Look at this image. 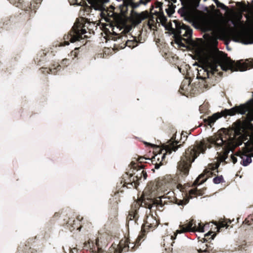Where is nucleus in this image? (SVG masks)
I'll use <instances>...</instances> for the list:
<instances>
[{
    "label": "nucleus",
    "mask_w": 253,
    "mask_h": 253,
    "mask_svg": "<svg viewBox=\"0 0 253 253\" xmlns=\"http://www.w3.org/2000/svg\"><path fill=\"white\" fill-rule=\"evenodd\" d=\"M201 62L203 64L202 69L198 70L197 78L201 79L205 88L209 87V80L213 76L214 72L218 71L217 68L220 66L223 71L230 70L232 71H244L248 68L247 63L238 61L235 62L227 56L224 52L217 49L203 58Z\"/></svg>",
    "instance_id": "f257e3e1"
},
{
    "label": "nucleus",
    "mask_w": 253,
    "mask_h": 253,
    "mask_svg": "<svg viewBox=\"0 0 253 253\" xmlns=\"http://www.w3.org/2000/svg\"><path fill=\"white\" fill-rule=\"evenodd\" d=\"M250 105L248 104H242L239 106H235L230 109H224L220 113H216L207 119H204L206 125L211 126L214 122L221 117H226L227 116H234L236 114L245 115L247 112L246 120H237L232 124L233 130L236 135H245L248 129L253 127L251 123L253 121V110H250Z\"/></svg>",
    "instance_id": "f03ea898"
},
{
    "label": "nucleus",
    "mask_w": 253,
    "mask_h": 253,
    "mask_svg": "<svg viewBox=\"0 0 253 253\" xmlns=\"http://www.w3.org/2000/svg\"><path fill=\"white\" fill-rule=\"evenodd\" d=\"M225 141L222 138H209L207 141L202 140L196 141L194 145L189 146L185 150V153L181 157L177 163V169L182 176H187L191 167V165L200 154H204L207 149L211 148L212 145L216 146H221Z\"/></svg>",
    "instance_id": "7ed1b4c3"
},
{
    "label": "nucleus",
    "mask_w": 253,
    "mask_h": 253,
    "mask_svg": "<svg viewBox=\"0 0 253 253\" xmlns=\"http://www.w3.org/2000/svg\"><path fill=\"white\" fill-rule=\"evenodd\" d=\"M181 1L183 6L178 11L181 16L185 20L192 22L198 27H204L206 24L207 19L204 14L190 4L187 0Z\"/></svg>",
    "instance_id": "20e7f679"
},
{
    "label": "nucleus",
    "mask_w": 253,
    "mask_h": 253,
    "mask_svg": "<svg viewBox=\"0 0 253 253\" xmlns=\"http://www.w3.org/2000/svg\"><path fill=\"white\" fill-rule=\"evenodd\" d=\"M84 27V25L80 22L76 23L68 34L64 36V41L60 42V45H69V42H74L87 38V36L85 35L86 31Z\"/></svg>",
    "instance_id": "39448f33"
},
{
    "label": "nucleus",
    "mask_w": 253,
    "mask_h": 253,
    "mask_svg": "<svg viewBox=\"0 0 253 253\" xmlns=\"http://www.w3.org/2000/svg\"><path fill=\"white\" fill-rule=\"evenodd\" d=\"M175 28H173L170 27L169 31H170L176 39L180 40H184L183 37H186L188 40H190L192 38V30L190 27L180 22L177 20H174Z\"/></svg>",
    "instance_id": "423d86ee"
},
{
    "label": "nucleus",
    "mask_w": 253,
    "mask_h": 253,
    "mask_svg": "<svg viewBox=\"0 0 253 253\" xmlns=\"http://www.w3.org/2000/svg\"><path fill=\"white\" fill-rule=\"evenodd\" d=\"M246 136L245 135H236L234 132L233 136H230L228 140L224 142L225 144V148L222 156V159L225 160L230 151H233L236 147L242 145L243 141L246 140Z\"/></svg>",
    "instance_id": "0eeeda50"
},
{
    "label": "nucleus",
    "mask_w": 253,
    "mask_h": 253,
    "mask_svg": "<svg viewBox=\"0 0 253 253\" xmlns=\"http://www.w3.org/2000/svg\"><path fill=\"white\" fill-rule=\"evenodd\" d=\"M209 223L204 225L202 222L198 223V226L196 225V221L194 219H191L190 221H186L183 224L179 225V229L176 230V233H182L186 232H195L196 231L204 232L205 227L209 226Z\"/></svg>",
    "instance_id": "6e6552de"
},
{
    "label": "nucleus",
    "mask_w": 253,
    "mask_h": 253,
    "mask_svg": "<svg viewBox=\"0 0 253 253\" xmlns=\"http://www.w3.org/2000/svg\"><path fill=\"white\" fill-rule=\"evenodd\" d=\"M130 166L131 169H132V174L133 176L134 177L135 180L139 185L143 181H144L147 177L146 171L143 169L144 165H139V164L131 162Z\"/></svg>",
    "instance_id": "1a4fd4ad"
},
{
    "label": "nucleus",
    "mask_w": 253,
    "mask_h": 253,
    "mask_svg": "<svg viewBox=\"0 0 253 253\" xmlns=\"http://www.w3.org/2000/svg\"><path fill=\"white\" fill-rule=\"evenodd\" d=\"M142 196L143 201L141 202V205L144 204V207L149 209H151L153 205H157L163 206L168 202V198L166 197L159 198V200H154L151 198L146 197L144 193Z\"/></svg>",
    "instance_id": "9d476101"
},
{
    "label": "nucleus",
    "mask_w": 253,
    "mask_h": 253,
    "mask_svg": "<svg viewBox=\"0 0 253 253\" xmlns=\"http://www.w3.org/2000/svg\"><path fill=\"white\" fill-rule=\"evenodd\" d=\"M143 201V196L138 201H134L131 205V208L129 211L128 214L127 216L126 219L127 221L134 220L135 222L138 220L139 215L138 214V211L140 206L144 207V204L141 205V202Z\"/></svg>",
    "instance_id": "9b49d317"
},
{
    "label": "nucleus",
    "mask_w": 253,
    "mask_h": 253,
    "mask_svg": "<svg viewBox=\"0 0 253 253\" xmlns=\"http://www.w3.org/2000/svg\"><path fill=\"white\" fill-rule=\"evenodd\" d=\"M158 225V222L156 218L152 215H147L144 220V223L142 225L141 231L143 233L153 231Z\"/></svg>",
    "instance_id": "f8f14e48"
},
{
    "label": "nucleus",
    "mask_w": 253,
    "mask_h": 253,
    "mask_svg": "<svg viewBox=\"0 0 253 253\" xmlns=\"http://www.w3.org/2000/svg\"><path fill=\"white\" fill-rule=\"evenodd\" d=\"M123 181H121V183L123 182V186H126L127 188H135L137 189L138 184L137 183L132 174H128L126 173L123 175Z\"/></svg>",
    "instance_id": "ddd939ff"
},
{
    "label": "nucleus",
    "mask_w": 253,
    "mask_h": 253,
    "mask_svg": "<svg viewBox=\"0 0 253 253\" xmlns=\"http://www.w3.org/2000/svg\"><path fill=\"white\" fill-rule=\"evenodd\" d=\"M235 34L242 43L246 44L253 43V32H237Z\"/></svg>",
    "instance_id": "4468645a"
},
{
    "label": "nucleus",
    "mask_w": 253,
    "mask_h": 253,
    "mask_svg": "<svg viewBox=\"0 0 253 253\" xmlns=\"http://www.w3.org/2000/svg\"><path fill=\"white\" fill-rule=\"evenodd\" d=\"M176 232L173 236L167 235L165 236L163 239L162 246L165 248L166 251L168 252H171L172 251L173 244L174 243V240L177 235Z\"/></svg>",
    "instance_id": "2eb2a0df"
},
{
    "label": "nucleus",
    "mask_w": 253,
    "mask_h": 253,
    "mask_svg": "<svg viewBox=\"0 0 253 253\" xmlns=\"http://www.w3.org/2000/svg\"><path fill=\"white\" fill-rule=\"evenodd\" d=\"M190 84V83L189 81H183L180 86L179 89V92L184 95L188 94L189 92L190 88H191Z\"/></svg>",
    "instance_id": "dca6fc26"
},
{
    "label": "nucleus",
    "mask_w": 253,
    "mask_h": 253,
    "mask_svg": "<svg viewBox=\"0 0 253 253\" xmlns=\"http://www.w3.org/2000/svg\"><path fill=\"white\" fill-rule=\"evenodd\" d=\"M108 1L109 0H95L92 4V6L95 10L103 11L105 9V3Z\"/></svg>",
    "instance_id": "f3484780"
},
{
    "label": "nucleus",
    "mask_w": 253,
    "mask_h": 253,
    "mask_svg": "<svg viewBox=\"0 0 253 253\" xmlns=\"http://www.w3.org/2000/svg\"><path fill=\"white\" fill-rule=\"evenodd\" d=\"M231 221L230 219H225L223 221H220L217 224V222H214V229L217 230V232H219L220 229L221 228L226 227V228L229 226V224L231 223Z\"/></svg>",
    "instance_id": "a211bd4d"
},
{
    "label": "nucleus",
    "mask_w": 253,
    "mask_h": 253,
    "mask_svg": "<svg viewBox=\"0 0 253 253\" xmlns=\"http://www.w3.org/2000/svg\"><path fill=\"white\" fill-rule=\"evenodd\" d=\"M179 141H175L171 143L168 146L167 151L169 152L170 153L172 152V151L175 152L177 149L181 147L182 145L181 144H178Z\"/></svg>",
    "instance_id": "6ab92c4d"
},
{
    "label": "nucleus",
    "mask_w": 253,
    "mask_h": 253,
    "mask_svg": "<svg viewBox=\"0 0 253 253\" xmlns=\"http://www.w3.org/2000/svg\"><path fill=\"white\" fill-rule=\"evenodd\" d=\"M159 19L160 20V22L162 25L166 27V29L169 30V29L170 28V27H171V24L170 23L169 25H167V17L164 15L163 12L161 13L159 16Z\"/></svg>",
    "instance_id": "aec40b11"
},
{
    "label": "nucleus",
    "mask_w": 253,
    "mask_h": 253,
    "mask_svg": "<svg viewBox=\"0 0 253 253\" xmlns=\"http://www.w3.org/2000/svg\"><path fill=\"white\" fill-rule=\"evenodd\" d=\"M199 253H213V248L211 246L210 244H205L203 247V249L199 248L197 249Z\"/></svg>",
    "instance_id": "412c9836"
},
{
    "label": "nucleus",
    "mask_w": 253,
    "mask_h": 253,
    "mask_svg": "<svg viewBox=\"0 0 253 253\" xmlns=\"http://www.w3.org/2000/svg\"><path fill=\"white\" fill-rule=\"evenodd\" d=\"M204 192L202 190H198L197 188L191 189L189 192V196L190 198L197 197L198 196H202Z\"/></svg>",
    "instance_id": "4be33fe9"
},
{
    "label": "nucleus",
    "mask_w": 253,
    "mask_h": 253,
    "mask_svg": "<svg viewBox=\"0 0 253 253\" xmlns=\"http://www.w3.org/2000/svg\"><path fill=\"white\" fill-rule=\"evenodd\" d=\"M215 236L216 233L214 231H209L208 233L205 235V237L202 238L201 240V244H203L204 242H207L209 240H213Z\"/></svg>",
    "instance_id": "5701e85b"
},
{
    "label": "nucleus",
    "mask_w": 253,
    "mask_h": 253,
    "mask_svg": "<svg viewBox=\"0 0 253 253\" xmlns=\"http://www.w3.org/2000/svg\"><path fill=\"white\" fill-rule=\"evenodd\" d=\"M137 42L135 40H126L125 43H123L121 46V48H124L126 46H128L130 48H133L137 46Z\"/></svg>",
    "instance_id": "b1692460"
},
{
    "label": "nucleus",
    "mask_w": 253,
    "mask_h": 253,
    "mask_svg": "<svg viewBox=\"0 0 253 253\" xmlns=\"http://www.w3.org/2000/svg\"><path fill=\"white\" fill-rule=\"evenodd\" d=\"M70 2H72L73 4H77L79 5H85V11L89 12L91 8L90 6L87 5L86 3L83 0H69Z\"/></svg>",
    "instance_id": "393cba45"
},
{
    "label": "nucleus",
    "mask_w": 253,
    "mask_h": 253,
    "mask_svg": "<svg viewBox=\"0 0 253 253\" xmlns=\"http://www.w3.org/2000/svg\"><path fill=\"white\" fill-rule=\"evenodd\" d=\"M207 179V177H205V174H200L194 182L195 186L199 185L203 183Z\"/></svg>",
    "instance_id": "a878e982"
},
{
    "label": "nucleus",
    "mask_w": 253,
    "mask_h": 253,
    "mask_svg": "<svg viewBox=\"0 0 253 253\" xmlns=\"http://www.w3.org/2000/svg\"><path fill=\"white\" fill-rule=\"evenodd\" d=\"M149 16V12L147 11H145L139 13L137 17V19L139 22H141V21L148 18Z\"/></svg>",
    "instance_id": "bb28decb"
},
{
    "label": "nucleus",
    "mask_w": 253,
    "mask_h": 253,
    "mask_svg": "<svg viewBox=\"0 0 253 253\" xmlns=\"http://www.w3.org/2000/svg\"><path fill=\"white\" fill-rule=\"evenodd\" d=\"M45 56V54L43 52L41 51V52H39V54H38L37 57H36V58L35 59V62L38 65H41V64L40 62L42 61H43L44 60Z\"/></svg>",
    "instance_id": "cd10ccee"
},
{
    "label": "nucleus",
    "mask_w": 253,
    "mask_h": 253,
    "mask_svg": "<svg viewBox=\"0 0 253 253\" xmlns=\"http://www.w3.org/2000/svg\"><path fill=\"white\" fill-rule=\"evenodd\" d=\"M189 197L188 198H183L182 200L176 198L175 199V203L179 206H183L189 202Z\"/></svg>",
    "instance_id": "c85d7f7f"
},
{
    "label": "nucleus",
    "mask_w": 253,
    "mask_h": 253,
    "mask_svg": "<svg viewBox=\"0 0 253 253\" xmlns=\"http://www.w3.org/2000/svg\"><path fill=\"white\" fill-rule=\"evenodd\" d=\"M40 70L43 74H55L57 71L56 68L51 69L47 68L42 67Z\"/></svg>",
    "instance_id": "c756f323"
},
{
    "label": "nucleus",
    "mask_w": 253,
    "mask_h": 253,
    "mask_svg": "<svg viewBox=\"0 0 253 253\" xmlns=\"http://www.w3.org/2000/svg\"><path fill=\"white\" fill-rule=\"evenodd\" d=\"M247 225H251L253 223V214L249 215L243 222Z\"/></svg>",
    "instance_id": "7c9ffc66"
},
{
    "label": "nucleus",
    "mask_w": 253,
    "mask_h": 253,
    "mask_svg": "<svg viewBox=\"0 0 253 253\" xmlns=\"http://www.w3.org/2000/svg\"><path fill=\"white\" fill-rule=\"evenodd\" d=\"M105 9L104 11H106L107 15L109 17H113L114 14H115V12H114V10L115 9V7L111 5L109 7V8H108L107 9V10H106V6H105ZM103 11H104V10Z\"/></svg>",
    "instance_id": "2f4dec72"
},
{
    "label": "nucleus",
    "mask_w": 253,
    "mask_h": 253,
    "mask_svg": "<svg viewBox=\"0 0 253 253\" xmlns=\"http://www.w3.org/2000/svg\"><path fill=\"white\" fill-rule=\"evenodd\" d=\"M175 6H174L172 3L170 5H169V7L166 9V12L168 15L169 16H170L174 12V7Z\"/></svg>",
    "instance_id": "473e14b6"
},
{
    "label": "nucleus",
    "mask_w": 253,
    "mask_h": 253,
    "mask_svg": "<svg viewBox=\"0 0 253 253\" xmlns=\"http://www.w3.org/2000/svg\"><path fill=\"white\" fill-rule=\"evenodd\" d=\"M148 25L149 26V28L151 29L153 27H156V23L154 20V17L153 16H151L150 17H149L148 21Z\"/></svg>",
    "instance_id": "72a5a7b5"
},
{
    "label": "nucleus",
    "mask_w": 253,
    "mask_h": 253,
    "mask_svg": "<svg viewBox=\"0 0 253 253\" xmlns=\"http://www.w3.org/2000/svg\"><path fill=\"white\" fill-rule=\"evenodd\" d=\"M157 184H155L154 182L151 181L148 184V188L151 192H152L157 189Z\"/></svg>",
    "instance_id": "f704fd0d"
},
{
    "label": "nucleus",
    "mask_w": 253,
    "mask_h": 253,
    "mask_svg": "<svg viewBox=\"0 0 253 253\" xmlns=\"http://www.w3.org/2000/svg\"><path fill=\"white\" fill-rule=\"evenodd\" d=\"M213 182L215 184H219L220 183L224 182V181L223 176L222 175H220V176H216L215 177H214L213 179Z\"/></svg>",
    "instance_id": "c9c22d12"
},
{
    "label": "nucleus",
    "mask_w": 253,
    "mask_h": 253,
    "mask_svg": "<svg viewBox=\"0 0 253 253\" xmlns=\"http://www.w3.org/2000/svg\"><path fill=\"white\" fill-rule=\"evenodd\" d=\"M252 162V159L250 157H247L245 160L243 161L242 165L244 166H247Z\"/></svg>",
    "instance_id": "e433bc0d"
},
{
    "label": "nucleus",
    "mask_w": 253,
    "mask_h": 253,
    "mask_svg": "<svg viewBox=\"0 0 253 253\" xmlns=\"http://www.w3.org/2000/svg\"><path fill=\"white\" fill-rule=\"evenodd\" d=\"M146 160V158L143 157H140L138 158L137 162H136L137 164H139V165H143L142 163H145V160Z\"/></svg>",
    "instance_id": "4c0bfd02"
},
{
    "label": "nucleus",
    "mask_w": 253,
    "mask_h": 253,
    "mask_svg": "<svg viewBox=\"0 0 253 253\" xmlns=\"http://www.w3.org/2000/svg\"><path fill=\"white\" fill-rule=\"evenodd\" d=\"M140 4H142L141 3H140V1L138 2H133L130 5L132 8L134 9L138 7Z\"/></svg>",
    "instance_id": "58836bf2"
},
{
    "label": "nucleus",
    "mask_w": 253,
    "mask_h": 253,
    "mask_svg": "<svg viewBox=\"0 0 253 253\" xmlns=\"http://www.w3.org/2000/svg\"><path fill=\"white\" fill-rule=\"evenodd\" d=\"M133 2V0H124V3L126 6L130 5Z\"/></svg>",
    "instance_id": "ea45409f"
},
{
    "label": "nucleus",
    "mask_w": 253,
    "mask_h": 253,
    "mask_svg": "<svg viewBox=\"0 0 253 253\" xmlns=\"http://www.w3.org/2000/svg\"><path fill=\"white\" fill-rule=\"evenodd\" d=\"M78 48H76L74 51L71 52V55L74 56L75 57H78Z\"/></svg>",
    "instance_id": "a19ab883"
},
{
    "label": "nucleus",
    "mask_w": 253,
    "mask_h": 253,
    "mask_svg": "<svg viewBox=\"0 0 253 253\" xmlns=\"http://www.w3.org/2000/svg\"><path fill=\"white\" fill-rule=\"evenodd\" d=\"M217 5L218 7H220V8H221L223 9H227V8H228L224 4H223L222 3H220V2H218V3H217Z\"/></svg>",
    "instance_id": "79ce46f5"
},
{
    "label": "nucleus",
    "mask_w": 253,
    "mask_h": 253,
    "mask_svg": "<svg viewBox=\"0 0 253 253\" xmlns=\"http://www.w3.org/2000/svg\"><path fill=\"white\" fill-rule=\"evenodd\" d=\"M10 22L9 20H7L5 21V22H0V28H2L3 27V26L5 25H8L9 23Z\"/></svg>",
    "instance_id": "37998d69"
},
{
    "label": "nucleus",
    "mask_w": 253,
    "mask_h": 253,
    "mask_svg": "<svg viewBox=\"0 0 253 253\" xmlns=\"http://www.w3.org/2000/svg\"><path fill=\"white\" fill-rule=\"evenodd\" d=\"M9 1V2L11 3H12L13 4H16L17 3V5H16L17 6H18L19 5H18V4L19 3H20L21 2H20V0H8Z\"/></svg>",
    "instance_id": "c03bdc74"
},
{
    "label": "nucleus",
    "mask_w": 253,
    "mask_h": 253,
    "mask_svg": "<svg viewBox=\"0 0 253 253\" xmlns=\"http://www.w3.org/2000/svg\"><path fill=\"white\" fill-rule=\"evenodd\" d=\"M25 11L34 10V13H35V12H36V10H35V8L32 7L31 3H30V6H29V4L28 5V6L25 8Z\"/></svg>",
    "instance_id": "a18cd8bd"
},
{
    "label": "nucleus",
    "mask_w": 253,
    "mask_h": 253,
    "mask_svg": "<svg viewBox=\"0 0 253 253\" xmlns=\"http://www.w3.org/2000/svg\"><path fill=\"white\" fill-rule=\"evenodd\" d=\"M163 3L161 2L157 1L156 3V7H159L160 10H162Z\"/></svg>",
    "instance_id": "49530a36"
},
{
    "label": "nucleus",
    "mask_w": 253,
    "mask_h": 253,
    "mask_svg": "<svg viewBox=\"0 0 253 253\" xmlns=\"http://www.w3.org/2000/svg\"><path fill=\"white\" fill-rule=\"evenodd\" d=\"M231 159L234 164H235L237 162V158L234 155L231 156Z\"/></svg>",
    "instance_id": "de8ad7c7"
},
{
    "label": "nucleus",
    "mask_w": 253,
    "mask_h": 253,
    "mask_svg": "<svg viewBox=\"0 0 253 253\" xmlns=\"http://www.w3.org/2000/svg\"><path fill=\"white\" fill-rule=\"evenodd\" d=\"M151 0H140V3H141L142 4L146 5L148 2H150Z\"/></svg>",
    "instance_id": "09e8293b"
},
{
    "label": "nucleus",
    "mask_w": 253,
    "mask_h": 253,
    "mask_svg": "<svg viewBox=\"0 0 253 253\" xmlns=\"http://www.w3.org/2000/svg\"><path fill=\"white\" fill-rule=\"evenodd\" d=\"M162 165V163L161 161L160 162L159 164L156 163L155 165V168L156 169H158L160 168V166Z\"/></svg>",
    "instance_id": "8fccbe9b"
},
{
    "label": "nucleus",
    "mask_w": 253,
    "mask_h": 253,
    "mask_svg": "<svg viewBox=\"0 0 253 253\" xmlns=\"http://www.w3.org/2000/svg\"><path fill=\"white\" fill-rule=\"evenodd\" d=\"M160 156H161V154H157V155H155V156L153 158V160H152V161H154L156 158H157V160H158V161H159V159H160V157H160Z\"/></svg>",
    "instance_id": "3c124183"
},
{
    "label": "nucleus",
    "mask_w": 253,
    "mask_h": 253,
    "mask_svg": "<svg viewBox=\"0 0 253 253\" xmlns=\"http://www.w3.org/2000/svg\"><path fill=\"white\" fill-rule=\"evenodd\" d=\"M145 144L146 145L150 146H151L152 147H154L155 146V145L151 144V143H147V142H145Z\"/></svg>",
    "instance_id": "603ef678"
},
{
    "label": "nucleus",
    "mask_w": 253,
    "mask_h": 253,
    "mask_svg": "<svg viewBox=\"0 0 253 253\" xmlns=\"http://www.w3.org/2000/svg\"><path fill=\"white\" fill-rule=\"evenodd\" d=\"M60 215V213L59 212H55L53 215V217H58Z\"/></svg>",
    "instance_id": "864d4df0"
},
{
    "label": "nucleus",
    "mask_w": 253,
    "mask_h": 253,
    "mask_svg": "<svg viewBox=\"0 0 253 253\" xmlns=\"http://www.w3.org/2000/svg\"><path fill=\"white\" fill-rule=\"evenodd\" d=\"M129 248V246L128 245H127V246H125L124 248V250H128V248Z\"/></svg>",
    "instance_id": "5fc2aeb1"
},
{
    "label": "nucleus",
    "mask_w": 253,
    "mask_h": 253,
    "mask_svg": "<svg viewBox=\"0 0 253 253\" xmlns=\"http://www.w3.org/2000/svg\"><path fill=\"white\" fill-rule=\"evenodd\" d=\"M207 173V174H209L208 176L209 177L210 176V175H212V172L211 171H208Z\"/></svg>",
    "instance_id": "6e6d98bb"
},
{
    "label": "nucleus",
    "mask_w": 253,
    "mask_h": 253,
    "mask_svg": "<svg viewBox=\"0 0 253 253\" xmlns=\"http://www.w3.org/2000/svg\"><path fill=\"white\" fill-rule=\"evenodd\" d=\"M187 136H186V138L182 141V143H184V141L186 140Z\"/></svg>",
    "instance_id": "4d7b16f0"
},
{
    "label": "nucleus",
    "mask_w": 253,
    "mask_h": 253,
    "mask_svg": "<svg viewBox=\"0 0 253 253\" xmlns=\"http://www.w3.org/2000/svg\"><path fill=\"white\" fill-rule=\"evenodd\" d=\"M240 4V2H238L237 3V5L238 6H239Z\"/></svg>",
    "instance_id": "13d9d810"
},
{
    "label": "nucleus",
    "mask_w": 253,
    "mask_h": 253,
    "mask_svg": "<svg viewBox=\"0 0 253 253\" xmlns=\"http://www.w3.org/2000/svg\"><path fill=\"white\" fill-rule=\"evenodd\" d=\"M165 157V155H163L162 156V158H164Z\"/></svg>",
    "instance_id": "bf43d9fd"
},
{
    "label": "nucleus",
    "mask_w": 253,
    "mask_h": 253,
    "mask_svg": "<svg viewBox=\"0 0 253 253\" xmlns=\"http://www.w3.org/2000/svg\"><path fill=\"white\" fill-rule=\"evenodd\" d=\"M216 168H213L212 169V170H214V169H215Z\"/></svg>",
    "instance_id": "052dcab7"
},
{
    "label": "nucleus",
    "mask_w": 253,
    "mask_h": 253,
    "mask_svg": "<svg viewBox=\"0 0 253 253\" xmlns=\"http://www.w3.org/2000/svg\"><path fill=\"white\" fill-rule=\"evenodd\" d=\"M178 69H179L180 72H181V69L180 68H179V67H178Z\"/></svg>",
    "instance_id": "680f3d73"
},
{
    "label": "nucleus",
    "mask_w": 253,
    "mask_h": 253,
    "mask_svg": "<svg viewBox=\"0 0 253 253\" xmlns=\"http://www.w3.org/2000/svg\"><path fill=\"white\" fill-rule=\"evenodd\" d=\"M174 2H175L176 0H173Z\"/></svg>",
    "instance_id": "e2e57ef3"
},
{
    "label": "nucleus",
    "mask_w": 253,
    "mask_h": 253,
    "mask_svg": "<svg viewBox=\"0 0 253 253\" xmlns=\"http://www.w3.org/2000/svg\"><path fill=\"white\" fill-rule=\"evenodd\" d=\"M252 3L253 4V0H252Z\"/></svg>",
    "instance_id": "0e129e2a"
},
{
    "label": "nucleus",
    "mask_w": 253,
    "mask_h": 253,
    "mask_svg": "<svg viewBox=\"0 0 253 253\" xmlns=\"http://www.w3.org/2000/svg\"><path fill=\"white\" fill-rule=\"evenodd\" d=\"M180 140H181V141H182V137L181 138Z\"/></svg>",
    "instance_id": "69168bd1"
}]
</instances>
